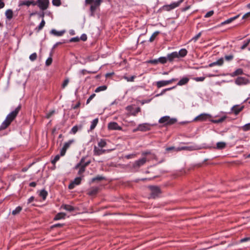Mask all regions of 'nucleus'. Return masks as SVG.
<instances>
[{
  "label": "nucleus",
  "instance_id": "1",
  "mask_svg": "<svg viewBox=\"0 0 250 250\" xmlns=\"http://www.w3.org/2000/svg\"><path fill=\"white\" fill-rule=\"evenodd\" d=\"M21 105H19L17 107L15 108L14 110L11 112L7 116L5 120L2 122L0 126V130L5 129L10 124V123L14 120V119L17 116L21 109Z\"/></svg>",
  "mask_w": 250,
  "mask_h": 250
},
{
  "label": "nucleus",
  "instance_id": "2",
  "mask_svg": "<svg viewBox=\"0 0 250 250\" xmlns=\"http://www.w3.org/2000/svg\"><path fill=\"white\" fill-rule=\"evenodd\" d=\"M235 83L238 85H245L249 84L250 81L245 77H238L235 79Z\"/></svg>",
  "mask_w": 250,
  "mask_h": 250
},
{
  "label": "nucleus",
  "instance_id": "3",
  "mask_svg": "<svg viewBox=\"0 0 250 250\" xmlns=\"http://www.w3.org/2000/svg\"><path fill=\"white\" fill-rule=\"evenodd\" d=\"M149 188L151 191V198H155L157 197L161 192L160 188L157 187L150 186Z\"/></svg>",
  "mask_w": 250,
  "mask_h": 250
},
{
  "label": "nucleus",
  "instance_id": "4",
  "mask_svg": "<svg viewBox=\"0 0 250 250\" xmlns=\"http://www.w3.org/2000/svg\"><path fill=\"white\" fill-rule=\"evenodd\" d=\"M38 6L40 9L42 10H46L49 3V0H37Z\"/></svg>",
  "mask_w": 250,
  "mask_h": 250
},
{
  "label": "nucleus",
  "instance_id": "5",
  "mask_svg": "<svg viewBox=\"0 0 250 250\" xmlns=\"http://www.w3.org/2000/svg\"><path fill=\"white\" fill-rule=\"evenodd\" d=\"M176 80H177L176 79L172 78L169 80H167V81L163 80V81H158L156 83V85L158 88H160V87L167 85L168 84L171 83H172L174 81H176Z\"/></svg>",
  "mask_w": 250,
  "mask_h": 250
},
{
  "label": "nucleus",
  "instance_id": "6",
  "mask_svg": "<svg viewBox=\"0 0 250 250\" xmlns=\"http://www.w3.org/2000/svg\"><path fill=\"white\" fill-rule=\"evenodd\" d=\"M211 117V116L209 114L204 113H202V114L199 115L198 116H197V117H196L194 119L193 121H201V122L205 121L207 120L208 119L210 118Z\"/></svg>",
  "mask_w": 250,
  "mask_h": 250
},
{
  "label": "nucleus",
  "instance_id": "7",
  "mask_svg": "<svg viewBox=\"0 0 250 250\" xmlns=\"http://www.w3.org/2000/svg\"><path fill=\"white\" fill-rule=\"evenodd\" d=\"M176 119H170L169 116H164L159 119V123L165 124H172L176 122Z\"/></svg>",
  "mask_w": 250,
  "mask_h": 250
},
{
  "label": "nucleus",
  "instance_id": "8",
  "mask_svg": "<svg viewBox=\"0 0 250 250\" xmlns=\"http://www.w3.org/2000/svg\"><path fill=\"white\" fill-rule=\"evenodd\" d=\"M182 2L183 0H179L178 1L173 2L169 5H165L164 8L167 11L170 10L178 7Z\"/></svg>",
  "mask_w": 250,
  "mask_h": 250
},
{
  "label": "nucleus",
  "instance_id": "9",
  "mask_svg": "<svg viewBox=\"0 0 250 250\" xmlns=\"http://www.w3.org/2000/svg\"><path fill=\"white\" fill-rule=\"evenodd\" d=\"M74 142L73 140H69L68 142H66L63 146V147L61 149L60 151V154L61 156H63L65 154L66 150L69 147L70 145Z\"/></svg>",
  "mask_w": 250,
  "mask_h": 250
},
{
  "label": "nucleus",
  "instance_id": "10",
  "mask_svg": "<svg viewBox=\"0 0 250 250\" xmlns=\"http://www.w3.org/2000/svg\"><path fill=\"white\" fill-rule=\"evenodd\" d=\"M108 128L109 130H120L122 129V127L114 122H110L108 124Z\"/></svg>",
  "mask_w": 250,
  "mask_h": 250
},
{
  "label": "nucleus",
  "instance_id": "11",
  "mask_svg": "<svg viewBox=\"0 0 250 250\" xmlns=\"http://www.w3.org/2000/svg\"><path fill=\"white\" fill-rule=\"evenodd\" d=\"M82 180V177H79L76 178L69 185L68 188L69 189H73L76 186L79 185Z\"/></svg>",
  "mask_w": 250,
  "mask_h": 250
},
{
  "label": "nucleus",
  "instance_id": "12",
  "mask_svg": "<svg viewBox=\"0 0 250 250\" xmlns=\"http://www.w3.org/2000/svg\"><path fill=\"white\" fill-rule=\"evenodd\" d=\"M151 125L146 123L140 124L138 126V130L141 131H146L150 129Z\"/></svg>",
  "mask_w": 250,
  "mask_h": 250
},
{
  "label": "nucleus",
  "instance_id": "13",
  "mask_svg": "<svg viewBox=\"0 0 250 250\" xmlns=\"http://www.w3.org/2000/svg\"><path fill=\"white\" fill-rule=\"evenodd\" d=\"M146 161V158H142L137 161H136L133 164V167H139L143 165H144Z\"/></svg>",
  "mask_w": 250,
  "mask_h": 250
},
{
  "label": "nucleus",
  "instance_id": "14",
  "mask_svg": "<svg viewBox=\"0 0 250 250\" xmlns=\"http://www.w3.org/2000/svg\"><path fill=\"white\" fill-rule=\"evenodd\" d=\"M109 151H110V150H105V149H101V148H98L96 146H95L94 147L93 152H94V155L99 156V155H102V154L105 153L106 151L109 152Z\"/></svg>",
  "mask_w": 250,
  "mask_h": 250
},
{
  "label": "nucleus",
  "instance_id": "15",
  "mask_svg": "<svg viewBox=\"0 0 250 250\" xmlns=\"http://www.w3.org/2000/svg\"><path fill=\"white\" fill-rule=\"evenodd\" d=\"M84 159L83 158L81 159L80 162L79 164H78L76 166V168L79 167H80V169L78 171L79 175H82L85 171V167L82 165V163L84 161Z\"/></svg>",
  "mask_w": 250,
  "mask_h": 250
},
{
  "label": "nucleus",
  "instance_id": "16",
  "mask_svg": "<svg viewBox=\"0 0 250 250\" xmlns=\"http://www.w3.org/2000/svg\"><path fill=\"white\" fill-rule=\"evenodd\" d=\"M177 51L173 52L170 54L167 55L168 61L171 62L175 59H178V57L177 55Z\"/></svg>",
  "mask_w": 250,
  "mask_h": 250
},
{
  "label": "nucleus",
  "instance_id": "17",
  "mask_svg": "<svg viewBox=\"0 0 250 250\" xmlns=\"http://www.w3.org/2000/svg\"><path fill=\"white\" fill-rule=\"evenodd\" d=\"M189 79L187 77H183L177 83V85L182 86L186 84L189 82Z\"/></svg>",
  "mask_w": 250,
  "mask_h": 250
},
{
  "label": "nucleus",
  "instance_id": "18",
  "mask_svg": "<svg viewBox=\"0 0 250 250\" xmlns=\"http://www.w3.org/2000/svg\"><path fill=\"white\" fill-rule=\"evenodd\" d=\"M223 62H224V59L223 58H221L219 60H218L217 61L213 62L212 63H210V64H209L208 66L209 67H213L214 65L221 66L223 64Z\"/></svg>",
  "mask_w": 250,
  "mask_h": 250
},
{
  "label": "nucleus",
  "instance_id": "19",
  "mask_svg": "<svg viewBox=\"0 0 250 250\" xmlns=\"http://www.w3.org/2000/svg\"><path fill=\"white\" fill-rule=\"evenodd\" d=\"M243 109V106H239V105H236L233 106L231 108L232 111L235 114H238L242 109Z\"/></svg>",
  "mask_w": 250,
  "mask_h": 250
},
{
  "label": "nucleus",
  "instance_id": "20",
  "mask_svg": "<svg viewBox=\"0 0 250 250\" xmlns=\"http://www.w3.org/2000/svg\"><path fill=\"white\" fill-rule=\"evenodd\" d=\"M65 31V30H62V31H57L56 30L53 29H52L50 31V33L54 35V36H57V37H60L62 36L64 33Z\"/></svg>",
  "mask_w": 250,
  "mask_h": 250
},
{
  "label": "nucleus",
  "instance_id": "21",
  "mask_svg": "<svg viewBox=\"0 0 250 250\" xmlns=\"http://www.w3.org/2000/svg\"><path fill=\"white\" fill-rule=\"evenodd\" d=\"M187 50L186 49L183 48L181 49L179 52H177V53L178 54V58L180 57H184L187 54Z\"/></svg>",
  "mask_w": 250,
  "mask_h": 250
},
{
  "label": "nucleus",
  "instance_id": "22",
  "mask_svg": "<svg viewBox=\"0 0 250 250\" xmlns=\"http://www.w3.org/2000/svg\"><path fill=\"white\" fill-rule=\"evenodd\" d=\"M45 22L44 20L43 19H42V21L39 25V26L35 29V30L36 32H39L40 30H41L43 28V27L45 25Z\"/></svg>",
  "mask_w": 250,
  "mask_h": 250
},
{
  "label": "nucleus",
  "instance_id": "23",
  "mask_svg": "<svg viewBox=\"0 0 250 250\" xmlns=\"http://www.w3.org/2000/svg\"><path fill=\"white\" fill-rule=\"evenodd\" d=\"M61 208L68 211H72L74 210V208L69 205H62Z\"/></svg>",
  "mask_w": 250,
  "mask_h": 250
},
{
  "label": "nucleus",
  "instance_id": "24",
  "mask_svg": "<svg viewBox=\"0 0 250 250\" xmlns=\"http://www.w3.org/2000/svg\"><path fill=\"white\" fill-rule=\"evenodd\" d=\"M5 14L6 18L9 20L12 18L13 15V11L11 9L7 10L5 12Z\"/></svg>",
  "mask_w": 250,
  "mask_h": 250
},
{
  "label": "nucleus",
  "instance_id": "25",
  "mask_svg": "<svg viewBox=\"0 0 250 250\" xmlns=\"http://www.w3.org/2000/svg\"><path fill=\"white\" fill-rule=\"evenodd\" d=\"M22 207L21 206L17 207L15 209H14L12 212V214L13 215H16L20 213V212L22 210Z\"/></svg>",
  "mask_w": 250,
  "mask_h": 250
},
{
  "label": "nucleus",
  "instance_id": "26",
  "mask_svg": "<svg viewBox=\"0 0 250 250\" xmlns=\"http://www.w3.org/2000/svg\"><path fill=\"white\" fill-rule=\"evenodd\" d=\"M243 73V70L241 68H238L231 74V76L234 77L238 75H241Z\"/></svg>",
  "mask_w": 250,
  "mask_h": 250
},
{
  "label": "nucleus",
  "instance_id": "27",
  "mask_svg": "<svg viewBox=\"0 0 250 250\" xmlns=\"http://www.w3.org/2000/svg\"><path fill=\"white\" fill-rule=\"evenodd\" d=\"M226 144L223 142H218L216 144V148L221 149L225 147Z\"/></svg>",
  "mask_w": 250,
  "mask_h": 250
},
{
  "label": "nucleus",
  "instance_id": "28",
  "mask_svg": "<svg viewBox=\"0 0 250 250\" xmlns=\"http://www.w3.org/2000/svg\"><path fill=\"white\" fill-rule=\"evenodd\" d=\"M65 213L63 212L59 213L56 215L54 219L56 220L63 219L65 217Z\"/></svg>",
  "mask_w": 250,
  "mask_h": 250
},
{
  "label": "nucleus",
  "instance_id": "29",
  "mask_svg": "<svg viewBox=\"0 0 250 250\" xmlns=\"http://www.w3.org/2000/svg\"><path fill=\"white\" fill-rule=\"evenodd\" d=\"M238 17V16H236L232 18H230L229 19H227V20L223 22H222V24H228L232 22L233 21L235 20Z\"/></svg>",
  "mask_w": 250,
  "mask_h": 250
},
{
  "label": "nucleus",
  "instance_id": "30",
  "mask_svg": "<svg viewBox=\"0 0 250 250\" xmlns=\"http://www.w3.org/2000/svg\"><path fill=\"white\" fill-rule=\"evenodd\" d=\"M98 123V118H96V119H94L91 122V125H90V129L91 130L93 129L97 125Z\"/></svg>",
  "mask_w": 250,
  "mask_h": 250
},
{
  "label": "nucleus",
  "instance_id": "31",
  "mask_svg": "<svg viewBox=\"0 0 250 250\" xmlns=\"http://www.w3.org/2000/svg\"><path fill=\"white\" fill-rule=\"evenodd\" d=\"M47 194V192L44 189H42L40 192V196L43 200H45L46 199Z\"/></svg>",
  "mask_w": 250,
  "mask_h": 250
},
{
  "label": "nucleus",
  "instance_id": "32",
  "mask_svg": "<svg viewBox=\"0 0 250 250\" xmlns=\"http://www.w3.org/2000/svg\"><path fill=\"white\" fill-rule=\"evenodd\" d=\"M107 89V86L105 85H102L96 88V89L95 90V92H99L100 91H104Z\"/></svg>",
  "mask_w": 250,
  "mask_h": 250
},
{
  "label": "nucleus",
  "instance_id": "33",
  "mask_svg": "<svg viewBox=\"0 0 250 250\" xmlns=\"http://www.w3.org/2000/svg\"><path fill=\"white\" fill-rule=\"evenodd\" d=\"M158 61L159 62L161 63L162 64L165 63L168 61L167 57H160L158 59Z\"/></svg>",
  "mask_w": 250,
  "mask_h": 250
},
{
  "label": "nucleus",
  "instance_id": "34",
  "mask_svg": "<svg viewBox=\"0 0 250 250\" xmlns=\"http://www.w3.org/2000/svg\"><path fill=\"white\" fill-rule=\"evenodd\" d=\"M106 145V142L105 141V140L103 139H101L98 143V146L101 148H103Z\"/></svg>",
  "mask_w": 250,
  "mask_h": 250
},
{
  "label": "nucleus",
  "instance_id": "35",
  "mask_svg": "<svg viewBox=\"0 0 250 250\" xmlns=\"http://www.w3.org/2000/svg\"><path fill=\"white\" fill-rule=\"evenodd\" d=\"M32 2H30V0H24V1H21L20 3H19V6H22V5H26L27 6H29L30 5H31V3Z\"/></svg>",
  "mask_w": 250,
  "mask_h": 250
},
{
  "label": "nucleus",
  "instance_id": "36",
  "mask_svg": "<svg viewBox=\"0 0 250 250\" xmlns=\"http://www.w3.org/2000/svg\"><path fill=\"white\" fill-rule=\"evenodd\" d=\"M250 42V39L247 41H245L243 42V45L241 47V50L244 49L249 45Z\"/></svg>",
  "mask_w": 250,
  "mask_h": 250
},
{
  "label": "nucleus",
  "instance_id": "37",
  "mask_svg": "<svg viewBox=\"0 0 250 250\" xmlns=\"http://www.w3.org/2000/svg\"><path fill=\"white\" fill-rule=\"evenodd\" d=\"M104 179V178L103 176L98 175L95 177H94L92 179V182H94L95 181H101L102 180Z\"/></svg>",
  "mask_w": 250,
  "mask_h": 250
},
{
  "label": "nucleus",
  "instance_id": "38",
  "mask_svg": "<svg viewBox=\"0 0 250 250\" xmlns=\"http://www.w3.org/2000/svg\"><path fill=\"white\" fill-rule=\"evenodd\" d=\"M159 33V31H156L152 35V36L150 37V39H149V41L150 42H153L155 38H156V37L158 35V34Z\"/></svg>",
  "mask_w": 250,
  "mask_h": 250
},
{
  "label": "nucleus",
  "instance_id": "39",
  "mask_svg": "<svg viewBox=\"0 0 250 250\" xmlns=\"http://www.w3.org/2000/svg\"><path fill=\"white\" fill-rule=\"evenodd\" d=\"M192 150L191 147L190 146H183V147H179L177 148V151H180L182 150Z\"/></svg>",
  "mask_w": 250,
  "mask_h": 250
},
{
  "label": "nucleus",
  "instance_id": "40",
  "mask_svg": "<svg viewBox=\"0 0 250 250\" xmlns=\"http://www.w3.org/2000/svg\"><path fill=\"white\" fill-rule=\"evenodd\" d=\"M37 54L36 53H32V54H31L30 55L29 59L31 61H35L37 59Z\"/></svg>",
  "mask_w": 250,
  "mask_h": 250
},
{
  "label": "nucleus",
  "instance_id": "41",
  "mask_svg": "<svg viewBox=\"0 0 250 250\" xmlns=\"http://www.w3.org/2000/svg\"><path fill=\"white\" fill-rule=\"evenodd\" d=\"M69 80L68 78H66L65 79V80L63 81L62 85V88H64L68 84V83H69Z\"/></svg>",
  "mask_w": 250,
  "mask_h": 250
},
{
  "label": "nucleus",
  "instance_id": "42",
  "mask_svg": "<svg viewBox=\"0 0 250 250\" xmlns=\"http://www.w3.org/2000/svg\"><path fill=\"white\" fill-rule=\"evenodd\" d=\"M244 131H247L250 129V123L247 124L242 126Z\"/></svg>",
  "mask_w": 250,
  "mask_h": 250
},
{
  "label": "nucleus",
  "instance_id": "43",
  "mask_svg": "<svg viewBox=\"0 0 250 250\" xmlns=\"http://www.w3.org/2000/svg\"><path fill=\"white\" fill-rule=\"evenodd\" d=\"M125 80H126L127 82H133L135 78V76H132L130 77H128L126 76H124L123 77Z\"/></svg>",
  "mask_w": 250,
  "mask_h": 250
},
{
  "label": "nucleus",
  "instance_id": "44",
  "mask_svg": "<svg viewBox=\"0 0 250 250\" xmlns=\"http://www.w3.org/2000/svg\"><path fill=\"white\" fill-rule=\"evenodd\" d=\"M52 4L54 6H59L61 5L60 0H52Z\"/></svg>",
  "mask_w": 250,
  "mask_h": 250
},
{
  "label": "nucleus",
  "instance_id": "45",
  "mask_svg": "<svg viewBox=\"0 0 250 250\" xmlns=\"http://www.w3.org/2000/svg\"><path fill=\"white\" fill-rule=\"evenodd\" d=\"M100 5H97L95 2H94V4L93 5H92L90 6V10L92 12H94L97 7H98Z\"/></svg>",
  "mask_w": 250,
  "mask_h": 250
},
{
  "label": "nucleus",
  "instance_id": "46",
  "mask_svg": "<svg viewBox=\"0 0 250 250\" xmlns=\"http://www.w3.org/2000/svg\"><path fill=\"white\" fill-rule=\"evenodd\" d=\"M97 191H98V188H92L89 191V195L94 194L97 193Z\"/></svg>",
  "mask_w": 250,
  "mask_h": 250
},
{
  "label": "nucleus",
  "instance_id": "47",
  "mask_svg": "<svg viewBox=\"0 0 250 250\" xmlns=\"http://www.w3.org/2000/svg\"><path fill=\"white\" fill-rule=\"evenodd\" d=\"M196 82H203L205 79L204 77H196L193 78Z\"/></svg>",
  "mask_w": 250,
  "mask_h": 250
},
{
  "label": "nucleus",
  "instance_id": "48",
  "mask_svg": "<svg viewBox=\"0 0 250 250\" xmlns=\"http://www.w3.org/2000/svg\"><path fill=\"white\" fill-rule=\"evenodd\" d=\"M52 62V59L51 57H50L46 60L45 64L47 66H49V65H50L51 64Z\"/></svg>",
  "mask_w": 250,
  "mask_h": 250
},
{
  "label": "nucleus",
  "instance_id": "49",
  "mask_svg": "<svg viewBox=\"0 0 250 250\" xmlns=\"http://www.w3.org/2000/svg\"><path fill=\"white\" fill-rule=\"evenodd\" d=\"M80 41V38L78 37L72 38L69 40V42H78Z\"/></svg>",
  "mask_w": 250,
  "mask_h": 250
},
{
  "label": "nucleus",
  "instance_id": "50",
  "mask_svg": "<svg viewBox=\"0 0 250 250\" xmlns=\"http://www.w3.org/2000/svg\"><path fill=\"white\" fill-rule=\"evenodd\" d=\"M201 33L200 32L198 34H197L196 36L193 37L191 40L193 41L194 42H196V41L198 39V38L201 36Z\"/></svg>",
  "mask_w": 250,
  "mask_h": 250
},
{
  "label": "nucleus",
  "instance_id": "51",
  "mask_svg": "<svg viewBox=\"0 0 250 250\" xmlns=\"http://www.w3.org/2000/svg\"><path fill=\"white\" fill-rule=\"evenodd\" d=\"M81 73L83 75H85L86 74V73H96V71L92 72V71H87L85 69H83L82 70H81Z\"/></svg>",
  "mask_w": 250,
  "mask_h": 250
},
{
  "label": "nucleus",
  "instance_id": "52",
  "mask_svg": "<svg viewBox=\"0 0 250 250\" xmlns=\"http://www.w3.org/2000/svg\"><path fill=\"white\" fill-rule=\"evenodd\" d=\"M60 159V155H57L52 161V163L55 164Z\"/></svg>",
  "mask_w": 250,
  "mask_h": 250
},
{
  "label": "nucleus",
  "instance_id": "53",
  "mask_svg": "<svg viewBox=\"0 0 250 250\" xmlns=\"http://www.w3.org/2000/svg\"><path fill=\"white\" fill-rule=\"evenodd\" d=\"M213 13H214L213 11H209V12H207L206 13V14L205 15V17L206 18L210 17H211V16L213 15Z\"/></svg>",
  "mask_w": 250,
  "mask_h": 250
},
{
  "label": "nucleus",
  "instance_id": "54",
  "mask_svg": "<svg viewBox=\"0 0 250 250\" xmlns=\"http://www.w3.org/2000/svg\"><path fill=\"white\" fill-rule=\"evenodd\" d=\"M78 128L77 126H74L72 128L71 131L72 133L75 134L78 131Z\"/></svg>",
  "mask_w": 250,
  "mask_h": 250
},
{
  "label": "nucleus",
  "instance_id": "55",
  "mask_svg": "<svg viewBox=\"0 0 250 250\" xmlns=\"http://www.w3.org/2000/svg\"><path fill=\"white\" fill-rule=\"evenodd\" d=\"M225 118H221L218 120H212V122L214 123H219L222 122L224 120Z\"/></svg>",
  "mask_w": 250,
  "mask_h": 250
},
{
  "label": "nucleus",
  "instance_id": "56",
  "mask_svg": "<svg viewBox=\"0 0 250 250\" xmlns=\"http://www.w3.org/2000/svg\"><path fill=\"white\" fill-rule=\"evenodd\" d=\"M233 58V55H232L226 56L225 57V59H226L227 61H231V60H232Z\"/></svg>",
  "mask_w": 250,
  "mask_h": 250
},
{
  "label": "nucleus",
  "instance_id": "57",
  "mask_svg": "<svg viewBox=\"0 0 250 250\" xmlns=\"http://www.w3.org/2000/svg\"><path fill=\"white\" fill-rule=\"evenodd\" d=\"M95 96V94H93L90 95V96L88 98V99L86 101V104H88L92 100V99Z\"/></svg>",
  "mask_w": 250,
  "mask_h": 250
},
{
  "label": "nucleus",
  "instance_id": "58",
  "mask_svg": "<svg viewBox=\"0 0 250 250\" xmlns=\"http://www.w3.org/2000/svg\"><path fill=\"white\" fill-rule=\"evenodd\" d=\"M88 59L89 61H96V60H98V57H96L95 58H94V57L91 56V57H88Z\"/></svg>",
  "mask_w": 250,
  "mask_h": 250
},
{
  "label": "nucleus",
  "instance_id": "59",
  "mask_svg": "<svg viewBox=\"0 0 250 250\" xmlns=\"http://www.w3.org/2000/svg\"><path fill=\"white\" fill-rule=\"evenodd\" d=\"M80 38L82 41H85L87 39V36L85 34H83L81 36Z\"/></svg>",
  "mask_w": 250,
  "mask_h": 250
},
{
  "label": "nucleus",
  "instance_id": "60",
  "mask_svg": "<svg viewBox=\"0 0 250 250\" xmlns=\"http://www.w3.org/2000/svg\"><path fill=\"white\" fill-rule=\"evenodd\" d=\"M249 240H250V237H246V238H244L241 239L240 242H245L248 241Z\"/></svg>",
  "mask_w": 250,
  "mask_h": 250
},
{
  "label": "nucleus",
  "instance_id": "61",
  "mask_svg": "<svg viewBox=\"0 0 250 250\" xmlns=\"http://www.w3.org/2000/svg\"><path fill=\"white\" fill-rule=\"evenodd\" d=\"M83 162H84V161L83 162L82 165L83 166H84L85 167H87L90 163V161H87V162H86L85 163H84Z\"/></svg>",
  "mask_w": 250,
  "mask_h": 250
},
{
  "label": "nucleus",
  "instance_id": "62",
  "mask_svg": "<svg viewBox=\"0 0 250 250\" xmlns=\"http://www.w3.org/2000/svg\"><path fill=\"white\" fill-rule=\"evenodd\" d=\"M250 16V12L247 13L244 15H243L242 19H246L248 17Z\"/></svg>",
  "mask_w": 250,
  "mask_h": 250
},
{
  "label": "nucleus",
  "instance_id": "63",
  "mask_svg": "<svg viewBox=\"0 0 250 250\" xmlns=\"http://www.w3.org/2000/svg\"><path fill=\"white\" fill-rule=\"evenodd\" d=\"M4 6V3L2 1V0H0V9L2 8Z\"/></svg>",
  "mask_w": 250,
  "mask_h": 250
},
{
  "label": "nucleus",
  "instance_id": "64",
  "mask_svg": "<svg viewBox=\"0 0 250 250\" xmlns=\"http://www.w3.org/2000/svg\"><path fill=\"white\" fill-rule=\"evenodd\" d=\"M94 2H95L97 5H100L102 2V0H95Z\"/></svg>",
  "mask_w": 250,
  "mask_h": 250
}]
</instances>
